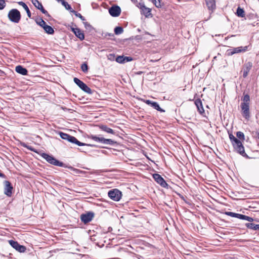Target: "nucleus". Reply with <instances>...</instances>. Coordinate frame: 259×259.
<instances>
[{"label":"nucleus","instance_id":"obj_1","mask_svg":"<svg viewBox=\"0 0 259 259\" xmlns=\"http://www.w3.org/2000/svg\"><path fill=\"white\" fill-rule=\"evenodd\" d=\"M59 134L62 139L67 140L68 142L75 144L79 146L87 145L86 144L79 141L75 137L72 136L68 134L59 132Z\"/></svg>","mask_w":259,"mask_h":259},{"label":"nucleus","instance_id":"obj_2","mask_svg":"<svg viewBox=\"0 0 259 259\" xmlns=\"http://www.w3.org/2000/svg\"><path fill=\"white\" fill-rule=\"evenodd\" d=\"M41 157L44 158L46 161L52 164L53 165L60 166V167H65V164L61 161H59L57 159H56L52 155H50L47 153H43L41 155Z\"/></svg>","mask_w":259,"mask_h":259},{"label":"nucleus","instance_id":"obj_3","mask_svg":"<svg viewBox=\"0 0 259 259\" xmlns=\"http://www.w3.org/2000/svg\"><path fill=\"white\" fill-rule=\"evenodd\" d=\"M8 18L11 21L17 23L21 19V14L20 12L16 9L10 10L8 13Z\"/></svg>","mask_w":259,"mask_h":259},{"label":"nucleus","instance_id":"obj_4","mask_svg":"<svg viewBox=\"0 0 259 259\" xmlns=\"http://www.w3.org/2000/svg\"><path fill=\"white\" fill-rule=\"evenodd\" d=\"M35 22L37 25L41 27L45 31L49 34H53L54 33V29L50 26L48 25L46 22L42 19L36 20Z\"/></svg>","mask_w":259,"mask_h":259},{"label":"nucleus","instance_id":"obj_5","mask_svg":"<svg viewBox=\"0 0 259 259\" xmlns=\"http://www.w3.org/2000/svg\"><path fill=\"white\" fill-rule=\"evenodd\" d=\"M236 151L244 157H247V155L245 152L244 148L242 142L239 140H236L235 143L232 144Z\"/></svg>","mask_w":259,"mask_h":259},{"label":"nucleus","instance_id":"obj_6","mask_svg":"<svg viewBox=\"0 0 259 259\" xmlns=\"http://www.w3.org/2000/svg\"><path fill=\"white\" fill-rule=\"evenodd\" d=\"M225 213L228 216L236 218L240 220H246L250 222H251L253 221L252 218L242 214L237 213L231 211H226Z\"/></svg>","mask_w":259,"mask_h":259},{"label":"nucleus","instance_id":"obj_7","mask_svg":"<svg viewBox=\"0 0 259 259\" xmlns=\"http://www.w3.org/2000/svg\"><path fill=\"white\" fill-rule=\"evenodd\" d=\"M73 81L84 92L89 94H91L92 93V90L78 78L74 77Z\"/></svg>","mask_w":259,"mask_h":259},{"label":"nucleus","instance_id":"obj_8","mask_svg":"<svg viewBox=\"0 0 259 259\" xmlns=\"http://www.w3.org/2000/svg\"><path fill=\"white\" fill-rule=\"evenodd\" d=\"M13 187L9 181L4 182V193L8 197H11L13 193Z\"/></svg>","mask_w":259,"mask_h":259},{"label":"nucleus","instance_id":"obj_9","mask_svg":"<svg viewBox=\"0 0 259 259\" xmlns=\"http://www.w3.org/2000/svg\"><path fill=\"white\" fill-rule=\"evenodd\" d=\"M91 138L94 141L106 145H112L113 144V141L110 139H105L102 137L97 136H92Z\"/></svg>","mask_w":259,"mask_h":259},{"label":"nucleus","instance_id":"obj_10","mask_svg":"<svg viewBox=\"0 0 259 259\" xmlns=\"http://www.w3.org/2000/svg\"><path fill=\"white\" fill-rule=\"evenodd\" d=\"M95 213L92 211H89L86 213H82L80 215V220L84 224L90 222L94 218Z\"/></svg>","mask_w":259,"mask_h":259},{"label":"nucleus","instance_id":"obj_11","mask_svg":"<svg viewBox=\"0 0 259 259\" xmlns=\"http://www.w3.org/2000/svg\"><path fill=\"white\" fill-rule=\"evenodd\" d=\"M9 243L13 248L19 252H24L26 250L25 246L19 244L17 241L10 240L9 241Z\"/></svg>","mask_w":259,"mask_h":259},{"label":"nucleus","instance_id":"obj_12","mask_svg":"<svg viewBox=\"0 0 259 259\" xmlns=\"http://www.w3.org/2000/svg\"><path fill=\"white\" fill-rule=\"evenodd\" d=\"M153 178L154 180L162 187L166 188L168 186L167 184L166 183L163 178L158 174H154L153 175Z\"/></svg>","mask_w":259,"mask_h":259},{"label":"nucleus","instance_id":"obj_13","mask_svg":"<svg viewBox=\"0 0 259 259\" xmlns=\"http://www.w3.org/2000/svg\"><path fill=\"white\" fill-rule=\"evenodd\" d=\"M248 47H239L237 48H233L232 49L228 50V54L230 55H233L235 54L245 52L247 50Z\"/></svg>","mask_w":259,"mask_h":259},{"label":"nucleus","instance_id":"obj_14","mask_svg":"<svg viewBox=\"0 0 259 259\" xmlns=\"http://www.w3.org/2000/svg\"><path fill=\"white\" fill-rule=\"evenodd\" d=\"M241 108L243 116L246 119H249L250 117V113H249V104H246L245 103L241 104Z\"/></svg>","mask_w":259,"mask_h":259},{"label":"nucleus","instance_id":"obj_15","mask_svg":"<svg viewBox=\"0 0 259 259\" xmlns=\"http://www.w3.org/2000/svg\"><path fill=\"white\" fill-rule=\"evenodd\" d=\"M144 102L146 104H147L148 105H150L151 107H152L154 109H156L157 111H160L161 112H164V110L162 109L160 107L159 105H158V104L157 102H153V101H151L149 100H145L144 101Z\"/></svg>","mask_w":259,"mask_h":259},{"label":"nucleus","instance_id":"obj_16","mask_svg":"<svg viewBox=\"0 0 259 259\" xmlns=\"http://www.w3.org/2000/svg\"><path fill=\"white\" fill-rule=\"evenodd\" d=\"M133 60V59L131 57H124L123 56H119L116 58V61L121 64L131 61Z\"/></svg>","mask_w":259,"mask_h":259},{"label":"nucleus","instance_id":"obj_17","mask_svg":"<svg viewBox=\"0 0 259 259\" xmlns=\"http://www.w3.org/2000/svg\"><path fill=\"white\" fill-rule=\"evenodd\" d=\"M140 9L141 10L142 14L146 17H149L150 16H151V9L146 7L144 5H141L140 6Z\"/></svg>","mask_w":259,"mask_h":259},{"label":"nucleus","instance_id":"obj_18","mask_svg":"<svg viewBox=\"0 0 259 259\" xmlns=\"http://www.w3.org/2000/svg\"><path fill=\"white\" fill-rule=\"evenodd\" d=\"M251 67H252V64L250 62H248L245 64V65L243 68V70H242L243 76L244 78L247 76L248 72H249Z\"/></svg>","mask_w":259,"mask_h":259},{"label":"nucleus","instance_id":"obj_19","mask_svg":"<svg viewBox=\"0 0 259 259\" xmlns=\"http://www.w3.org/2000/svg\"><path fill=\"white\" fill-rule=\"evenodd\" d=\"M195 104L197 107V110L200 114H202L204 112L202 103L200 99H196L195 101Z\"/></svg>","mask_w":259,"mask_h":259},{"label":"nucleus","instance_id":"obj_20","mask_svg":"<svg viewBox=\"0 0 259 259\" xmlns=\"http://www.w3.org/2000/svg\"><path fill=\"white\" fill-rule=\"evenodd\" d=\"M15 71L19 74L26 75L28 74L27 70L21 65H18L15 67Z\"/></svg>","mask_w":259,"mask_h":259},{"label":"nucleus","instance_id":"obj_21","mask_svg":"<svg viewBox=\"0 0 259 259\" xmlns=\"http://www.w3.org/2000/svg\"><path fill=\"white\" fill-rule=\"evenodd\" d=\"M71 13H73L76 17L79 18L82 21L84 25V26L87 28L88 26L91 27V26L89 23L87 22H85V19L84 17H83L81 14L78 13L77 11L75 10L71 11Z\"/></svg>","mask_w":259,"mask_h":259},{"label":"nucleus","instance_id":"obj_22","mask_svg":"<svg viewBox=\"0 0 259 259\" xmlns=\"http://www.w3.org/2000/svg\"><path fill=\"white\" fill-rule=\"evenodd\" d=\"M208 9L210 10H214L215 9V0H205Z\"/></svg>","mask_w":259,"mask_h":259},{"label":"nucleus","instance_id":"obj_23","mask_svg":"<svg viewBox=\"0 0 259 259\" xmlns=\"http://www.w3.org/2000/svg\"><path fill=\"white\" fill-rule=\"evenodd\" d=\"M18 4L20 5V6H21L24 9H25V11H26V13H27V16L29 18H31V12L29 9V8L28 7V6L26 5V4L24 3L23 2H18Z\"/></svg>","mask_w":259,"mask_h":259},{"label":"nucleus","instance_id":"obj_24","mask_svg":"<svg viewBox=\"0 0 259 259\" xmlns=\"http://www.w3.org/2000/svg\"><path fill=\"white\" fill-rule=\"evenodd\" d=\"M122 196V192L117 189H114V201H118Z\"/></svg>","mask_w":259,"mask_h":259},{"label":"nucleus","instance_id":"obj_25","mask_svg":"<svg viewBox=\"0 0 259 259\" xmlns=\"http://www.w3.org/2000/svg\"><path fill=\"white\" fill-rule=\"evenodd\" d=\"M76 33L75 34V36L79 38L81 40H82L84 39V33L80 30V29L77 28L75 29Z\"/></svg>","mask_w":259,"mask_h":259},{"label":"nucleus","instance_id":"obj_26","mask_svg":"<svg viewBox=\"0 0 259 259\" xmlns=\"http://www.w3.org/2000/svg\"><path fill=\"white\" fill-rule=\"evenodd\" d=\"M100 128L101 129L102 131L107 132V133H110L113 134V130L109 127H108L106 125L102 124L99 126Z\"/></svg>","mask_w":259,"mask_h":259},{"label":"nucleus","instance_id":"obj_27","mask_svg":"<svg viewBox=\"0 0 259 259\" xmlns=\"http://www.w3.org/2000/svg\"><path fill=\"white\" fill-rule=\"evenodd\" d=\"M60 2L62 4V5L65 8V9L68 11H69L70 12H71V11L73 10L71 6L65 0H59Z\"/></svg>","mask_w":259,"mask_h":259},{"label":"nucleus","instance_id":"obj_28","mask_svg":"<svg viewBox=\"0 0 259 259\" xmlns=\"http://www.w3.org/2000/svg\"><path fill=\"white\" fill-rule=\"evenodd\" d=\"M246 226L249 229H251L254 230H259V224H254L253 223H247Z\"/></svg>","mask_w":259,"mask_h":259},{"label":"nucleus","instance_id":"obj_29","mask_svg":"<svg viewBox=\"0 0 259 259\" xmlns=\"http://www.w3.org/2000/svg\"><path fill=\"white\" fill-rule=\"evenodd\" d=\"M236 14L238 17H243L245 16V12L243 9L238 7L237 9Z\"/></svg>","mask_w":259,"mask_h":259},{"label":"nucleus","instance_id":"obj_30","mask_svg":"<svg viewBox=\"0 0 259 259\" xmlns=\"http://www.w3.org/2000/svg\"><path fill=\"white\" fill-rule=\"evenodd\" d=\"M31 2L36 8L39 10L42 6L41 3L38 0H31Z\"/></svg>","mask_w":259,"mask_h":259},{"label":"nucleus","instance_id":"obj_31","mask_svg":"<svg viewBox=\"0 0 259 259\" xmlns=\"http://www.w3.org/2000/svg\"><path fill=\"white\" fill-rule=\"evenodd\" d=\"M121 11L120 8L118 6L114 5V17L119 16Z\"/></svg>","mask_w":259,"mask_h":259},{"label":"nucleus","instance_id":"obj_32","mask_svg":"<svg viewBox=\"0 0 259 259\" xmlns=\"http://www.w3.org/2000/svg\"><path fill=\"white\" fill-rule=\"evenodd\" d=\"M123 31V28L120 26L116 27L114 28V33L116 35L121 34Z\"/></svg>","mask_w":259,"mask_h":259},{"label":"nucleus","instance_id":"obj_33","mask_svg":"<svg viewBox=\"0 0 259 259\" xmlns=\"http://www.w3.org/2000/svg\"><path fill=\"white\" fill-rule=\"evenodd\" d=\"M243 102L242 103H245L246 104H249L250 97L248 95L246 94L244 96L243 99Z\"/></svg>","mask_w":259,"mask_h":259},{"label":"nucleus","instance_id":"obj_34","mask_svg":"<svg viewBox=\"0 0 259 259\" xmlns=\"http://www.w3.org/2000/svg\"><path fill=\"white\" fill-rule=\"evenodd\" d=\"M81 69L83 72H87L88 71V66L87 63L85 62L83 63L81 66Z\"/></svg>","mask_w":259,"mask_h":259},{"label":"nucleus","instance_id":"obj_35","mask_svg":"<svg viewBox=\"0 0 259 259\" xmlns=\"http://www.w3.org/2000/svg\"><path fill=\"white\" fill-rule=\"evenodd\" d=\"M236 136L237 138L241 140L244 141V134L241 132H238L236 134Z\"/></svg>","mask_w":259,"mask_h":259},{"label":"nucleus","instance_id":"obj_36","mask_svg":"<svg viewBox=\"0 0 259 259\" xmlns=\"http://www.w3.org/2000/svg\"><path fill=\"white\" fill-rule=\"evenodd\" d=\"M152 3L157 8H160L161 7L160 0H152Z\"/></svg>","mask_w":259,"mask_h":259},{"label":"nucleus","instance_id":"obj_37","mask_svg":"<svg viewBox=\"0 0 259 259\" xmlns=\"http://www.w3.org/2000/svg\"><path fill=\"white\" fill-rule=\"evenodd\" d=\"M229 138L232 143H235L236 142V140H239L237 138L235 137L232 134L229 135Z\"/></svg>","mask_w":259,"mask_h":259},{"label":"nucleus","instance_id":"obj_38","mask_svg":"<svg viewBox=\"0 0 259 259\" xmlns=\"http://www.w3.org/2000/svg\"><path fill=\"white\" fill-rule=\"evenodd\" d=\"M6 7L5 0H0V10H3Z\"/></svg>","mask_w":259,"mask_h":259},{"label":"nucleus","instance_id":"obj_39","mask_svg":"<svg viewBox=\"0 0 259 259\" xmlns=\"http://www.w3.org/2000/svg\"><path fill=\"white\" fill-rule=\"evenodd\" d=\"M23 146L26 148L27 149L30 150L31 151L37 152L31 146H27L26 144L23 143L22 144Z\"/></svg>","mask_w":259,"mask_h":259},{"label":"nucleus","instance_id":"obj_40","mask_svg":"<svg viewBox=\"0 0 259 259\" xmlns=\"http://www.w3.org/2000/svg\"><path fill=\"white\" fill-rule=\"evenodd\" d=\"M39 10L43 13L46 16H48V17H51V16L50 15V14L48 13V11L47 10H46L43 7H42Z\"/></svg>","mask_w":259,"mask_h":259},{"label":"nucleus","instance_id":"obj_41","mask_svg":"<svg viewBox=\"0 0 259 259\" xmlns=\"http://www.w3.org/2000/svg\"><path fill=\"white\" fill-rule=\"evenodd\" d=\"M108 196L112 200H113V189H111L108 192Z\"/></svg>","mask_w":259,"mask_h":259},{"label":"nucleus","instance_id":"obj_42","mask_svg":"<svg viewBox=\"0 0 259 259\" xmlns=\"http://www.w3.org/2000/svg\"><path fill=\"white\" fill-rule=\"evenodd\" d=\"M109 13L111 16L113 17V5L109 8Z\"/></svg>","mask_w":259,"mask_h":259},{"label":"nucleus","instance_id":"obj_43","mask_svg":"<svg viewBox=\"0 0 259 259\" xmlns=\"http://www.w3.org/2000/svg\"><path fill=\"white\" fill-rule=\"evenodd\" d=\"M108 59L111 61L113 60V54H109V55H107Z\"/></svg>","mask_w":259,"mask_h":259},{"label":"nucleus","instance_id":"obj_44","mask_svg":"<svg viewBox=\"0 0 259 259\" xmlns=\"http://www.w3.org/2000/svg\"><path fill=\"white\" fill-rule=\"evenodd\" d=\"M69 168L71 169H73L74 170L77 171V172H76L77 174H80V173H81L82 172V171L79 170L78 169L73 168L72 166L69 167Z\"/></svg>","mask_w":259,"mask_h":259},{"label":"nucleus","instance_id":"obj_45","mask_svg":"<svg viewBox=\"0 0 259 259\" xmlns=\"http://www.w3.org/2000/svg\"><path fill=\"white\" fill-rule=\"evenodd\" d=\"M0 177L3 178H6V176L5 174H4L2 172H0Z\"/></svg>","mask_w":259,"mask_h":259},{"label":"nucleus","instance_id":"obj_46","mask_svg":"<svg viewBox=\"0 0 259 259\" xmlns=\"http://www.w3.org/2000/svg\"><path fill=\"white\" fill-rule=\"evenodd\" d=\"M77 28H76V29H77ZM71 30L74 33V34H75L76 33V30H75V28H71Z\"/></svg>","mask_w":259,"mask_h":259},{"label":"nucleus","instance_id":"obj_47","mask_svg":"<svg viewBox=\"0 0 259 259\" xmlns=\"http://www.w3.org/2000/svg\"><path fill=\"white\" fill-rule=\"evenodd\" d=\"M109 229H111V230H112V228H110H110H109Z\"/></svg>","mask_w":259,"mask_h":259},{"label":"nucleus","instance_id":"obj_48","mask_svg":"<svg viewBox=\"0 0 259 259\" xmlns=\"http://www.w3.org/2000/svg\"><path fill=\"white\" fill-rule=\"evenodd\" d=\"M57 2H60L59 0H56Z\"/></svg>","mask_w":259,"mask_h":259}]
</instances>
